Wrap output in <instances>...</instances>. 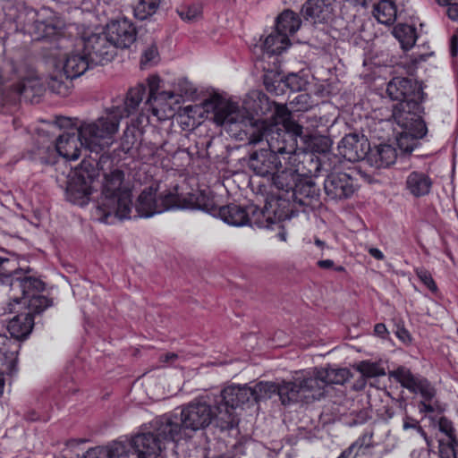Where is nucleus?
<instances>
[{
	"instance_id": "1",
	"label": "nucleus",
	"mask_w": 458,
	"mask_h": 458,
	"mask_svg": "<svg viewBox=\"0 0 458 458\" xmlns=\"http://www.w3.org/2000/svg\"><path fill=\"white\" fill-rule=\"evenodd\" d=\"M180 412H170L161 416L159 428L164 435L175 437L177 441L192 437L199 430L206 429L212 425L216 441L214 448L219 453L212 458H239L243 453V445L238 439H233L229 430H223L216 425L218 410L214 401L206 398H196L180 407Z\"/></svg>"
},
{
	"instance_id": "2",
	"label": "nucleus",
	"mask_w": 458,
	"mask_h": 458,
	"mask_svg": "<svg viewBox=\"0 0 458 458\" xmlns=\"http://www.w3.org/2000/svg\"><path fill=\"white\" fill-rule=\"evenodd\" d=\"M33 40L49 41V56L55 60V68L58 74L51 77L49 88L58 94L62 93V88L66 89L65 80H73L82 75L87 70L92 69L89 57L76 43L75 48L70 52L62 50L68 47L69 39L62 36L61 29L52 21H35L30 29Z\"/></svg>"
},
{
	"instance_id": "3",
	"label": "nucleus",
	"mask_w": 458,
	"mask_h": 458,
	"mask_svg": "<svg viewBox=\"0 0 458 458\" xmlns=\"http://www.w3.org/2000/svg\"><path fill=\"white\" fill-rule=\"evenodd\" d=\"M118 126V116H99L92 123L81 124L78 135L63 134L58 137L55 143L57 157H63L66 160H77L82 146L90 152L98 154L109 147Z\"/></svg>"
},
{
	"instance_id": "4",
	"label": "nucleus",
	"mask_w": 458,
	"mask_h": 458,
	"mask_svg": "<svg viewBox=\"0 0 458 458\" xmlns=\"http://www.w3.org/2000/svg\"><path fill=\"white\" fill-rule=\"evenodd\" d=\"M123 181L124 173L118 168L104 174L101 196L97 205L99 221L111 225L117 219L131 218V192Z\"/></svg>"
},
{
	"instance_id": "5",
	"label": "nucleus",
	"mask_w": 458,
	"mask_h": 458,
	"mask_svg": "<svg viewBox=\"0 0 458 458\" xmlns=\"http://www.w3.org/2000/svg\"><path fill=\"white\" fill-rule=\"evenodd\" d=\"M280 119L272 126L273 131L270 132L267 142L269 148H275L283 156L285 165L284 169L298 174L295 169L300 168L301 152H303V148L297 147V139L305 136L304 128L293 119V116H284Z\"/></svg>"
},
{
	"instance_id": "6",
	"label": "nucleus",
	"mask_w": 458,
	"mask_h": 458,
	"mask_svg": "<svg viewBox=\"0 0 458 458\" xmlns=\"http://www.w3.org/2000/svg\"><path fill=\"white\" fill-rule=\"evenodd\" d=\"M255 404L251 387L247 386H228L214 397V406L218 410L216 425L223 430H229L233 439L239 435L237 408H249Z\"/></svg>"
},
{
	"instance_id": "7",
	"label": "nucleus",
	"mask_w": 458,
	"mask_h": 458,
	"mask_svg": "<svg viewBox=\"0 0 458 458\" xmlns=\"http://www.w3.org/2000/svg\"><path fill=\"white\" fill-rule=\"evenodd\" d=\"M284 116H270L269 119H256L255 116H211V120L223 127L231 135L241 140L245 136L250 143L267 140L272 126Z\"/></svg>"
},
{
	"instance_id": "8",
	"label": "nucleus",
	"mask_w": 458,
	"mask_h": 458,
	"mask_svg": "<svg viewBox=\"0 0 458 458\" xmlns=\"http://www.w3.org/2000/svg\"><path fill=\"white\" fill-rule=\"evenodd\" d=\"M391 99L398 101L394 106L400 114H420L424 113L422 103L426 94L422 83L408 77H394L386 87Z\"/></svg>"
},
{
	"instance_id": "9",
	"label": "nucleus",
	"mask_w": 458,
	"mask_h": 458,
	"mask_svg": "<svg viewBox=\"0 0 458 458\" xmlns=\"http://www.w3.org/2000/svg\"><path fill=\"white\" fill-rule=\"evenodd\" d=\"M301 21L298 13L290 9L284 10L276 19L275 30L266 37L260 49L262 58L281 55L291 46L289 37L301 27Z\"/></svg>"
},
{
	"instance_id": "10",
	"label": "nucleus",
	"mask_w": 458,
	"mask_h": 458,
	"mask_svg": "<svg viewBox=\"0 0 458 458\" xmlns=\"http://www.w3.org/2000/svg\"><path fill=\"white\" fill-rule=\"evenodd\" d=\"M260 65L264 72L263 84L267 91L275 95H283L286 89L293 93L301 91L308 84L307 80L298 73L282 74L280 55L266 56L265 60L262 58Z\"/></svg>"
},
{
	"instance_id": "11",
	"label": "nucleus",
	"mask_w": 458,
	"mask_h": 458,
	"mask_svg": "<svg viewBox=\"0 0 458 458\" xmlns=\"http://www.w3.org/2000/svg\"><path fill=\"white\" fill-rule=\"evenodd\" d=\"M148 96L138 114H159L172 112V114H181L179 112L182 106H180L179 98L174 90H161L162 80L157 74H152L147 79Z\"/></svg>"
},
{
	"instance_id": "12",
	"label": "nucleus",
	"mask_w": 458,
	"mask_h": 458,
	"mask_svg": "<svg viewBox=\"0 0 458 458\" xmlns=\"http://www.w3.org/2000/svg\"><path fill=\"white\" fill-rule=\"evenodd\" d=\"M183 107L184 114L194 113L198 114H233L239 110L237 99L231 98L225 91L215 89H208L200 92V97Z\"/></svg>"
},
{
	"instance_id": "13",
	"label": "nucleus",
	"mask_w": 458,
	"mask_h": 458,
	"mask_svg": "<svg viewBox=\"0 0 458 458\" xmlns=\"http://www.w3.org/2000/svg\"><path fill=\"white\" fill-rule=\"evenodd\" d=\"M160 420L161 416L157 417L141 432L131 437L130 445L138 458H157L164 442H177L175 437L163 434L164 430L158 425Z\"/></svg>"
},
{
	"instance_id": "14",
	"label": "nucleus",
	"mask_w": 458,
	"mask_h": 458,
	"mask_svg": "<svg viewBox=\"0 0 458 458\" xmlns=\"http://www.w3.org/2000/svg\"><path fill=\"white\" fill-rule=\"evenodd\" d=\"M157 188L149 186L142 191L137 199L135 217H151L156 214L174 209L178 206V185L174 187V191H168L157 197Z\"/></svg>"
},
{
	"instance_id": "15",
	"label": "nucleus",
	"mask_w": 458,
	"mask_h": 458,
	"mask_svg": "<svg viewBox=\"0 0 458 458\" xmlns=\"http://www.w3.org/2000/svg\"><path fill=\"white\" fill-rule=\"evenodd\" d=\"M97 165V162L82 160L75 168L67 185V194L73 203L81 206L88 203L92 193V183L98 176Z\"/></svg>"
},
{
	"instance_id": "16",
	"label": "nucleus",
	"mask_w": 458,
	"mask_h": 458,
	"mask_svg": "<svg viewBox=\"0 0 458 458\" xmlns=\"http://www.w3.org/2000/svg\"><path fill=\"white\" fill-rule=\"evenodd\" d=\"M215 217H220L224 222L233 226H242L249 225L250 226L266 227L272 223L271 217L266 215V212L259 209L257 206L250 205L247 208L236 204H229L218 207Z\"/></svg>"
},
{
	"instance_id": "17",
	"label": "nucleus",
	"mask_w": 458,
	"mask_h": 458,
	"mask_svg": "<svg viewBox=\"0 0 458 458\" xmlns=\"http://www.w3.org/2000/svg\"><path fill=\"white\" fill-rule=\"evenodd\" d=\"M28 312L14 316L7 325L12 338L21 341L26 339L32 331L35 316L40 315L53 305V301L46 296H33L28 302Z\"/></svg>"
},
{
	"instance_id": "18",
	"label": "nucleus",
	"mask_w": 458,
	"mask_h": 458,
	"mask_svg": "<svg viewBox=\"0 0 458 458\" xmlns=\"http://www.w3.org/2000/svg\"><path fill=\"white\" fill-rule=\"evenodd\" d=\"M387 122L396 123L401 128L396 141L399 148L407 154H411L419 146V140L428 131L422 116H390Z\"/></svg>"
},
{
	"instance_id": "19",
	"label": "nucleus",
	"mask_w": 458,
	"mask_h": 458,
	"mask_svg": "<svg viewBox=\"0 0 458 458\" xmlns=\"http://www.w3.org/2000/svg\"><path fill=\"white\" fill-rule=\"evenodd\" d=\"M312 384H316L311 379L309 372L296 373L293 381H282L278 383L277 395L281 403L284 406L296 403L298 402H306L317 400Z\"/></svg>"
},
{
	"instance_id": "20",
	"label": "nucleus",
	"mask_w": 458,
	"mask_h": 458,
	"mask_svg": "<svg viewBox=\"0 0 458 458\" xmlns=\"http://www.w3.org/2000/svg\"><path fill=\"white\" fill-rule=\"evenodd\" d=\"M77 44L89 57L91 65H104L116 55L114 47L105 30L101 32H92L89 35L84 33Z\"/></svg>"
},
{
	"instance_id": "21",
	"label": "nucleus",
	"mask_w": 458,
	"mask_h": 458,
	"mask_svg": "<svg viewBox=\"0 0 458 458\" xmlns=\"http://www.w3.org/2000/svg\"><path fill=\"white\" fill-rule=\"evenodd\" d=\"M300 176L293 172L278 169L272 177L274 186L280 191L276 204L277 208L273 210L276 220L284 221L291 219L293 209L290 207L291 194L294 191Z\"/></svg>"
},
{
	"instance_id": "22",
	"label": "nucleus",
	"mask_w": 458,
	"mask_h": 458,
	"mask_svg": "<svg viewBox=\"0 0 458 458\" xmlns=\"http://www.w3.org/2000/svg\"><path fill=\"white\" fill-rule=\"evenodd\" d=\"M231 98L237 99L239 110L233 114H287V106L277 104L269 99V98L261 90L253 89L248 92L242 99V104L240 98L236 96L230 95Z\"/></svg>"
},
{
	"instance_id": "23",
	"label": "nucleus",
	"mask_w": 458,
	"mask_h": 458,
	"mask_svg": "<svg viewBox=\"0 0 458 458\" xmlns=\"http://www.w3.org/2000/svg\"><path fill=\"white\" fill-rule=\"evenodd\" d=\"M335 7L336 0H307L301 6V14L305 21L327 35Z\"/></svg>"
},
{
	"instance_id": "24",
	"label": "nucleus",
	"mask_w": 458,
	"mask_h": 458,
	"mask_svg": "<svg viewBox=\"0 0 458 458\" xmlns=\"http://www.w3.org/2000/svg\"><path fill=\"white\" fill-rule=\"evenodd\" d=\"M324 192L327 200L343 201L351 199L358 189L356 180L344 172H327Z\"/></svg>"
},
{
	"instance_id": "25",
	"label": "nucleus",
	"mask_w": 458,
	"mask_h": 458,
	"mask_svg": "<svg viewBox=\"0 0 458 458\" xmlns=\"http://www.w3.org/2000/svg\"><path fill=\"white\" fill-rule=\"evenodd\" d=\"M104 30L115 51L117 48L125 49L130 47L137 39V27L125 17L111 21Z\"/></svg>"
},
{
	"instance_id": "26",
	"label": "nucleus",
	"mask_w": 458,
	"mask_h": 458,
	"mask_svg": "<svg viewBox=\"0 0 458 458\" xmlns=\"http://www.w3.org/2000/svg\"><path fill=\"white\" fill-rule=\"evenodd\" d=\"M14 98L20 101L23 100L30 104H38L40 102L46 87L40 78L32 72L27 76L20 77L16 83L11 86Z\"/></svg>"
},
{
	"instance_id": "27",
	"label": "nucleus",
	"mask_w": 458,
	"mask_h": 458,
	"mask_svg": "<svg viewBox=\"0 0 458 458\" xmlns=\"http://www.w3.org/2000/svg\"><path fill=\"white\" fill-rule=\"evenodd\" d=\"M337 148L345 160L355 163L366 158L370 150V143L364 135L349 133L339 141Z\"/></svg>"
},
{
	"instance_id": "28",
	"label": "nucleus",
	"mask_w": 458,
	"mask_h": 458,
	"mask_svg": "<svg viewBox=\"0 0 458 458\" xmlns=\"http://www.w3.org/2000/svg\"><path fill=\"white\" fill-rule=\"evenodd\" d=\"M249 167L257 175H272L273 177L277 170L282 168V160L279 153L275 148H262L250 155Z\"/></svg>"
},
{
	"instance_id": "29",
	"label": "nucleus",
	"mask_w": 458,
	"mask_h": 458,
	"mask_svg": "<svg viewBox=\"0 0 458 458\" xmlns=\"http://www.w3.org/2000/svg\"><path fill=\"white\" fill-rule=\"evenodd\" d=\"M311 379L317 400L324 395V387L327 385H344L350 377V371L347 369L321 368L308 371Z\"/></svg>"
},
{
	"instance_id": "30",
	"label": "nucleus",
	"mask_w": 458,
	"mask_h": 458,
	"mask_svg": "<svg viewBox=\"0 0 458 458\" xmlns=\"http://www.w3.org/2000/svg\"><path fill=\"white\" fill-rule=\"evenodd\" d=\"M147 87L143 83L131 88L125 98L114 101L111 107L106 109V114H135L140 110Z\"/></svg>"
},
{
	"instance_id": "31",
	"label": "nucleus",
	"mask_w": 458,
	"mask_h": 458,
	"mask_svg": "<svg viewBox=\"0 0 458 458\" xmlns=\"http://www.w3.org/2000/svg\"><path fill=\"white\" fill-rule=\"evenodd\" d=\"M320 195L319 187L311 178H300L292 191L291 201L314 208L321 204Z\"/></svg>"
},
{
	"instance_id": "32",
	"label": "nucleus",
	"mask_w": 458,
	"mask_h": 458,
	"mask_svg": "<svg viewBox=\"0 0 458 458\" xmlns=\"http://www.w3.org/2000/svg\"><path fill=\"white\" fill-rule=\"evenodd\" d=\"M176 208L199 209L216 216L218 206L210 191H199L190 192L185 197L179 195Z\"/></svg>"
},
{
	"instance_id": "33",
	"label": "nucleus",
	"mask_w": 458,
	"mask_h": 458,
	"mask_svg": "<svg viewBox=\"0 0 458 458\" xmlns=\"http://www.w3.org/2000/svg\"><path fill=\"white\" fill-rule=\"evenodd\" d=\"M330 169L331 165L325 156L319 157L316 154L303 149V152H301L300 168H296L295 172L299 174L300 178H311L320 175L323 171L328 172Z\"/></svg>"
},
{
	"instance_id": "34",
	"label": "nucleus",
	"mask_w": 458,
	"mask_h": 458,
	"mask_svg": "<svg viewBox=\"0 0 458 458\" xmlns=\"http://www.w3.org/2000/svg\"><path fill=\"white\" fill-rule=\"evenodd\" d=\"M397 158V151L390 144L381 143L370 146L369 153L366 156V161L370 166L377 169L387 168L394 165Z\"/></svg>"
},
{
	"instance_id": "35",
	"label": "nucleus",
	"mask_w": 458,
	"mask_h": 458,
	"mask_svg": "<svg viewBox=\"0 0 458 458\" xmlns=\"http://www.w3.org/2000/svg\"><path fill=\"white\" fill-rule=\"evenodd\" d=\"M21 273L22 270L19 275H16L15 276L13 277L12 284H8V285L11 287V290L13 292L18 291L19 293H21V298L24 300L29 299L28 301L33 296H40L38 293L45 290V283L42 280L34 276H21Z\"/></svg>"
},
{
	"instance_id": "36",
	"label": "nucleus",
	"mask_w": 458,
	"mask_h": 458,
	"mask_svg": "<svg viewBox=\"0 0 458 458\" xmlns=\"http://www.w3.org/2000/svg\"><path fill=\"white\" fill-rule=\"evenodd\" d=\"M433 181L430 176L420 171H412L406 177L405 189L415 198L427 196L430 193Z\"/></svg>"
},
{
	"instance_id": "37",
	"label": "nucleus",
	"mask_w": 458,
	"mask_h": 458,
	"mask_svg": "<svg viewBox=\"0 0 458 458\" xmlns=\"http://www.w3.org/2000/svg\"><path fill=\"white\" fill-rule=\"evenodd\" d=\"M388 376L412 394H416V389L424 378L420 375H414L409 368L404 366H399L395 369L390 370Z\"/></svg>"
},
{
	"instance_id": "38",
	"label": "nucleus",
	"mask_w": 458,
	"mask_h": 458,
	"mask_svg": "<svg viewBox=\"0 0 458 458\" xmlns=\"http://www.w3.org/2000/svg\"><path fill=\"white\" fill-rule=\"evenodd\" d=\"M373 16L385 25H392L397 17V7L392 0H379L373 3Z\"/></svg>"
},
{
	"instance_id": "39",
	"label": "nucleus",
	"mask_w": 458,
	"mask_h": 458,
	"mask_svg": "<svg viewBox=\"0 0 458 458\" xmlns=\"http://www.w3.org/2000/svg\"><path fill=\"white\" fill-rule=\"evenodd\" d=\"M57 157L56 147L49 141H45L30 150V158L43 165H54Z\"/></svg>"
},
{
	"instance_id": "40",
	"label": "nucleus",
	"mask_w": 458,
	"mask_h": 458,
	"mask_svg": "<svg viewBox=\"0 0 458 458\" xmlns=\"http://www.w3.org/2000/svg\"><path fill=\"white\" fill-rule=\"evenodd\" d=\"M393 35L404 51L411 49L416 43L417 33L414 26L399 23L394 27Z\"/></svg>"
},
{
	"instance_id": "41",
	"label": "nucleus",
	"mask_w": 458,
	"mask_h": 458,
	"mask_svg": "<svg viewBox=\"0 0 458 458\" xmlns=\"http://www.w3.org/2000/svg\"><path fill=\"white\" fill-rule=\"evenodd\" d=\"M10 342L8 337L0 334V362L5 366V369L9 374H13L17 370V360L20 345L15 350L6 348V343Z\"/></svg>"
},
{
	"instance_id": "42",
	"label": "nucleus",
	"mask_w": 458,
	"mask_h": 458,
	"mask_svg": "<svg viewBox=\"0 0 458 458\" xmlns=\"http://www.w3.org/2000/svg\"><path fill=\"white\" fill-rule=\"evenodd\" d=\"M21 269L15 259L0 257V284H12L13 277L21 273Z\"/></svg>"
},
{
	"instance_id": "43",
	"label": "nucleus",
	"mask_w": 458,
	"mask_h": 458,
	"mask_svg": "<svg viewBox=\"0 0 458 458\" xmlns=\"http://www.w3.org/2000/svg\"><path fill=\"white\" fill-rule=\"evenodd\" d=\"M318 106V104H314L310 94L301 93L295 96L289 101L290 108L287 107L286 114H293V113L296 112L310 111L313 110Z\"/></svg>"
},
{
	"instance_id": "44",
	"label": "nucleus",
	"mask_w": 458,
	"mask_h": 458,
	"mask_svg": "<svg viewBox=\"0 0 458 458\" xmlns=\"http://www.w3.org/2000/svg\"><path fill=\"white\" fill-rule=\"evenodd\" d=\"M304 134L299 138L310 148L309 152L325 154L328 151L330 144L327 138L312 135L308 129H304Z\"/></svg>"
},
{
	"instance_id": "45",
	"label": "nucleus",
	"mask_w": 458,
	"mask_h": 458,
	"mask_svg": "<svg viewBox=\"0 0 458 458\" xmlns=\"http://www.w3.org/2000/svg\"><path fill=\"white\" fill-rule=\"evenodd\" d=\"M160 0H139L133 7V15L137 20L145 21L156 13Z\"/></svg>"
},
{
	"instance_id": "46",
	"label": "nucleus",
	"mask_w": 458,
	"mask_h": 458,
	"mask_svg": "<svg viewBox=\"0 0 458 458\" xmlns=\"http://www.w3.org/2000/svg\"><path fill=\"white\" fill-rule=\"evenodd\" d=\"M174 89L179 92L177 94L175 93V96L179 98L178 101L181 106L183 97H186L192 101H195L198 97H200V93H198L197 89L190 81H188L187 78H179L174 85Z\"/></svg>"
},
{
	"instance_id": "47",
	"label": "nucleus",
	"mask_w": 458,
	"mask_h": 458,
	"mask_svg": "<svg viewBox=\"0 0 458 458\" xmlns=\"http://www.w3.org/2000/svg\"><path fill=\"white\" fill-rule=\"evenodd\" d=\"M278 383L274 382H259L251 387L255 403L261 400H267L272 397L273 394H277Z\"/></svg>"
},
{
	"instance_id": "48",
	"label": "nucleus",
	"mask_w": 458,
	"mask_h": 458,
	"mask_svg": "<svg viewBox=\"0 0 458 458\" xmlns=\"http://www.w3.org/2000/svg\"><path fill=\"white\" fill-rule=\"evenodd\" d=\"M356 369L364 377H377L386 375L385 368L380 362L362 360L356 365Z\"/></svg>"
},
{
	"instance_id": "49",
	"label": "nucleus",
	"mask_w": 458,
	"mask_h": 458,
	"mask_svg": "<svg viewBox=\"0 0 458 458\" xmlns=\"http://www.w3.org/2000/svg\"><path fill=\"white\" fill-rule=\"evenodd\" d=\"M437 426L438 430L445 435V437H441L438 440L456 443V440H458L456 436V429L449 419H447L445 416L439 417L437 420Z\"/></svg>"
},
{
	"instance_id": "50",
	"label": "nucleus",
	"mask_w": 458,
	"mask_h": 458,
	"mask_svg": "<svg viewBox=\"0 0 458 458\" xmlns=\"http://www.w3.org/2000/svg\"><path fill=\"white\" fill-rule=\"evenodd\" d=\"M177 14L182 21L191 22L201 15V6L199 4H182L176 9Z\"/></svg>"
},
{
	"instance_id": "51",
	"label": "nucleus",
	"mask_w": 458,
	"mask_h": 458,
	"mask_svg": "<svg viewBox=\"0 0 458 458\" xmlns=\"http://www.w3.org/2000/svg\"><path fill=\"white\" fill-rule=\"evenodd\" d=\"M437 442L439 458H458V440L456 443L444 440Z\"/></svg>"
},
{
	"instance_id": "52",
	"label": "nucleus",
	"mask_w": 458,
	"mask_h": 458,
	"mask_svg": "<svg viewBox=\"0 0 458 458\" xmlns=\"http://www.w3.org/2000/svg\"><path fill=\"white\" fill-rule=\"evenodd\" d=\"M373 436L374 433L371 429H366L352 444L356 445L361 454H365L367 450L375 446Z\"/></svg>"
},
{
	"instance_id": "53",
	"label": "nucleus",
	"mask_w": 458,
	"mask_h": 458,
	"mask_svg": "<svg viewBox=\"0 0 458 458\" xmlns=\"http://www.w3.org/2000/svg\"><path fill=\"white\" fill-rule=\"evenodd\" d=\"M104 448L107 458H121L128 454L127 445L121 441H114Z\"/></svg>"
},
{
	"instance_id": "54",
	"label": "nucleus",
	"mask_w": 458,
	"mask_h": 458,
	"mask_svg": "<svg viewBox=\"0 0 458 458\" xmlns=\"http://www.w3.org/2000/svg\"><path fill=\"white\" fill-rule=\"evenodd\" d=\"M420 394L423 401H431L436 396V389L431 386L430 382L424 377L416 389V394Z\"/></svg>"
},
{
	"instance_id": "55",
	"label": "nucleus",
	"mask_w": 458,
	"mask_h": 458,
	"mask_svg": "<svg viewBox=\"0 0 458 458\" xmlns=\"http://www.w3.org/2000/svg\"><path fill=\"white\" fill-rule=\"evenodd\" d=\"M158 59V51L155 44H151L150 47L146 48L141 55L140 64L146 65L149 64H155Z\"/></svg>"
},
{
	"instance_id": "56",
	"label": "nucleus",
	"mask_w": 458,
	"mask_h": 458,
	"mask_svg": "<svg viewBox=\"0 0 458 458\" xmlns=\"http://www.w3.org/2000/svg\"><path fill=\"white\" fill-rule=\"evenodd\" d=\"M416 275L431 292H437V284L428 271L426 269H418Z\"/></svg>"
},
{
	"instance_id": "57",
	"label": "nucleus",
	"mask_w": 458,
	"mask_h": 458,
	"mask_svg": "<svg viewBox=\"0 0 458 458\" xmlns=\"http://www.w3.org/2000/svg\"><path fill=\"white\" fill-rule=\"evenodd\" d=\"M403 428L404 430L414 429L420 435H425V430L420 425V422L417 420H415V419H413V418H411L410 416H405L403 418Z\"/></svg>"
},
{
	"instance_id": "58",
	"label": "nucleus",
	"mask_w": 458,
	"mask_h": 458,
	"mask_svg": "<svg viewBox=\"0 0 458 458\" xmlns=\"http://www.w3.org/2000/svg\"><path fill=\"white\" fill-rule=\"evenodd\" d=\"M83 458H107L104 446H95L89 448L84 454Z\"/></svg>"
},
{
	"instance_id": "59",
	"label": "nucleus",
	"mask_w": 458,
	"mask_h": 458,
	"mask_svg": "<svg viewBox=\"0 0 458 458\" xmlns=\"http://www.w3.org/2000/svg\"><path fill=\"white\" fill-rule=\"evenodd\" d=\"M446 15L452 21H458V0H453L446 7Z\"/></svg>"
},
{
	"instance_id": "60",
	"label": "nucleus",
	"mask_w": 458,
	"mask_h": 458,
	"mask_svg": "<svg viewBox=\"0 0 458 458\" xmlns=\"http://www.w3.org/2000/svg\"><path fill=\"white\" fill-rule=\"evenodd\" d=\"M360 454V452L356 448L352 443L344 449L338 458H357Z\"/></svg>"
},
{
	"instance_id": "61",
	"label": "nucleus",
	"mask_w": 458,
	"mask_h": 458,
	"mask_svg": "<svg viewBox=\"0 0 458 458\" xmlns=\"http://www.w3.org/2000/svg\"><path fill=\"white\" fill-rule=\"evenodd\" d=\"M449 52L452 57H456L458 55V33L453 34L450 38Z\"/></svg>"
},
{
	"instance_id": "62",
	"label": "nucleus",
	"mask_w": 458,
	"mask_h": 458,
	"mask_svg": "<svg viewBox=\"0 0 458 458\" xmlns=\"http://www.w3.org/2000/svg\"><path fill=\"white\" fill-rule=\"evenodd\" d=\"M178 358L179 356L175 352H166L159 356V361L162 363L173 365L174 364L175 360H178Z\"/></svg>"
},
{
	"instance_id": "63",
	"label": "nucleus",
	"mask_w": 458,
	"mask_h": 458,
	"mask_svg": "<svg viewBox=\"0 0 458 458\" xmlns=\"http://www.w3.org/2000/svg\"><path fill=\"white\" fill-rule=\"evenodd\" d=\"M55 123L60 127L71 126L73 124V121L71 116H55Z\"/></svg>"
},
{
	"instance_id": "64",
	"label": "nucleus",
	"mask_w": 458,
	"mask_h": 458,
	"mask_svg": "<svg viewBox=\"0 0 458 458\" xmlns=\"http://www.w3.org/2000/svg\"><path fill=\"white\" fill-rule=\"evenodd\" d=\"M396 335L403 343L411 340L410 334L408 330H406L404 327H398L396 331Z\"/></svg>"
}]
</instances>
